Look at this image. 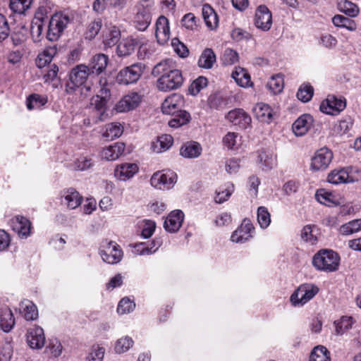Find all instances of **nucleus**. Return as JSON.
<instances>
[{"mask_svg":"<svg viewBox=\"0 0 361 361\" xmlns=\"http://www.w3.org/2000/svg\"><path fill=\"white\" fill-rule=\"evenodd\" d=\"M176 181L177 175L171 171H157L150 178V183L152 187L163 190L172 188Z\"/></svg>","mask_w":361,"mask_h":361,"instance_id":"nucleus-8","label":"nucleus"},{"mask_svg":"<svg viewBox=\"0 0 361 361\" xmlns=\"http://www.w3.org/2000/svg\"><path fill=\"white\" fill-rule=\"evenodd\" d=\"M145 66L142 63H136L127 66L119 71L116 80L119 84L129 85L136 82L142 75Z\"/></svg>","mask_w":361,"mask_h":361,"instance_id":"nucleus-7","label":"nucleus"},{"mask_svg":"<svg viewBox=\"0 0 361 361\" xmlns=\"http://www.w3.org/2000/svg\"><path fill=\"white\" fill-rule=\"evenodd\" d=\"M106 104V101L101 99L99 97H92L90 108L94 113L95 122L102 121L105 119L106 116H107Z\"/></svg>","mask_w":361,"mask_h":361,"instance_id":"nucleus-24","label":"nucleus"},{"mask_svg":"<svg viewBox=\"0 0 361 361\" xmlns=\"http://www.w3.org/2000/svg\"><path fill=\"white\" fill-rule=\"evenodd\" d=\"M231 76L236 83L241 87H246L251 85L250 76L247 71L243 68H235L232 72Z\"/></svg>","mask_w":361,"mask_h":361,"instance_id":"nucleus-40","label":"nucleus"},{"mask_svg":"<svg viewBox=\"0 0 361 361\" xmlns=\"http://www.w3.org/2000/svg\"><path fill=\"white\" fill-rule=\"evenodd\" d=\"M173 138L170 135H162L152 143V149L156 153H161L168 150L173 145Z\"/></svg>","mask_w":361,"mask_h":361,"instance_id":"nucleus-35","label":"nucleus"},{"mask_svg":"<svg viewBox=\"0 0 361 361\" xmlns=\"http://www.w3.org/2000/svg\"><path fill=\"white\" fill-rule=\"evenodd\" d=\"M207 85V79L205 77L200 76L190 84L188 91L192 95L197 94L203 88Z\"/></svg>","mask_w":361,"mask_h":361,"instance_id":"nucleus-58","label":"nucleus"},{"mask_svg":"<svg viewBox=\"0 0 361 361\" xmlns=\"http://www.w3.org/2000/svg\"><path fill=\"white\" fill-rule=\"evenodd\" d=\"M105 350L103 347L93 346L87 357V361H102Z\"/></svg>","mask_w":361,"mask_h":361,"instance_id":"nucleus-64","label":"nucleus"},{"mask_svg":"<svg viewBox=\"0 0 361 361\" xmlns=\"http://www.w3.org/2000/svg\"><path fill=\"white\" fill-rule=\"evenodd\" d=\"M24 318L27 320H35L38 317L36 305L29 300L23 301L20 304Z\"/></svg>","mask_w":361,"mask_h":361,"instance_id":"nucleus-42","label":"nucleus"},{"mask_svg":"<svg viewBox=\"0 0 361 361\" xmlns=\"http://www.w3.org/2000/svg\"><path fill=\"white\" fill-rule=\"evenodd\" d=\"M332 23L336 27H345L350 31L356 30V25L355 22L342 15H336L332 18Z\"/></svg>","mask_w":361,"mask_h":361,"instance_id":"nucleus-48","label":"nucleus"},{"mask_svg":"<svg viewBox=\"0 0 361 361\" xmlns=\"http://www.w3.org/2000/svg\"><path fill=\"white\" fill-rule=\"evenodd\" d=\"M15 318L11 309L3 307L0 309V328L6 333L10 332L14 327Z\"/></svg>","mask_w":361,"mask_h":361,"instance_id":"nucleus-26","label":"nucleus"},{"mask_svg":"<svg viewBox=\"0 0 361 361\" xmlns=\"http://www.w3.org/2000/svg\"><path fill=\"white\" fill-rule=\"evenodd\" d=\"M255 25L262 31H268L272 25V14L264 5L257 8L255 16Z\"/></svg>","mask_w":361,"mask_h":361,"instance_id":"nucleus-14","label":"nucleus"},{"mask_svg":"<svg viewBox=\"0 0 361 361\" xmlns=\"http://www.w3.org/2000/svg\"><path fill=\"white\" fill-rule=\"evenodd\" d=\"M361 231V219L352 220L340 226L338 231L343 235H349Z\"/></svg>","mask_w":361,"mask_h":361,"instance_id":"nucleus-41","label":"nucleus"},{"mask_svg":"<svg viewBox=\"0 0 361 361\" xmlns=\"http://www.w3.org/2000/svg\"><path fill=\"white\" fill-rule=\"evenodd\" d=\"M224 145L228 149H237L240 145V138L236 133L228 132L223 139Z\"/></svg>","mask_w":361,"mask_h":361,"instance_id":"nucleus-54","label":"nucleus"},{"mask_svg":"<svg viewBox=\"0 0 361 361\" xmlns=\"http://www.w3.org/2000/svg\"><path fill=\"white\" fill-rule=\"evenodd\" d=\"M62 345L56 338L50 340L46 348L47 353L49 354L53 357H59L62 353Z\"/></svg>","mask_w":361,"mask_h":361,"instance_id":"nucleus-57","label":"nucleus"},{"mask_svg":"<svg viewBox=\"0 0 361 361\" xmlns=\"http://www.w3.org/2000/svg\"><path fill=\"white\" fill-rule=\"evenodd\" d=\"M257 221L259 226L265 229L271 223V215L267 207L261 206L259 207L257 212Z\"/></svg>","mask_w":361,"mask_h":361,"instance_id":"nucleus-53","label":"nucleus"},{"mask_svg":"<svg viewBox=\"0 0 361 361\" xmlns=\"http://www.w3.org/2000/svg\"><path fill=\"white\" fill-rule=\"evenodd\" d=\"M191 119L190 114L186 111H180L174 117L169 121V126L171 128H178L187 124Z\"/></svg>","mask_w":361,"mask_h":361,"instance_id":"nucleus-43","label":"nucleus"},{"mask_svg":"<svg viewBox=\"0 0 361 361\" xmlns=\"http://www.w3.org/2000/svg\"><path fill=\"white\" fill-rule=\"evenodd\" d=\"M33 0H10L9 7L11 10L17 14H24L27 11Z\"/></svg>","mask_w":361,"mask_h":361,"instance_id":"nucleus-45","label":"nucleus"},{"mask_svg":"<svg viewBox=\"0 0 361 361\" xmlns=\"http://www.w3.org/2000/svg\"><path fill=\"white\" fill-rule=\"evenodd\" d=\"M56 54V49L54 47H49L39 53L36 59V66L42 68L52 61L53 57Z\"/></svg>","mask_w":361,"mask_h":361,"instance_id":"nucleus-38","label":"nucleus"},{"mask_svg":"<svg viewBox=\"0 0 361 361\" xmlns=\"http://www.w3.org/2000/svg\"><path fill=\"white\" fill-rule=\"evenodd\" d=\"M90 73L89 67L84 64H80L73 68L69 73L68 81L66 84V92L68 94H73L78 90L83 88L89 91L90 87L84 85Z\"/></svg>","mask_w":361,"mask_h":361,"instance_id":"nucleus-2","label":"nucleus"},{"mask_svg":"<svg viewBox=\"0 0 361 361\" xmlns=\"http://www.w3.org/2000/svg\"><path fill=\"white\" fill-rule=\"evenodd\" d=\"M82 195L74 188H68L61 192V202L69 209H73L81 204Z\"/></svg>","mask_w":361,"mask_h":361,"instance_id":"nucleus-21","label":"nucleus"},{"mask_svg":"<svg viewBox=\"0 0 361 361\" xmlns=\"http://www.w3.org/2000/svg\"><path fill=\"white\" fill-rule=\"evenodd\" d=\"M332 159V152L327 147H322L318 149L312 158L311 167L315 171L326 169Z\"/></svg>","mask_w":361,"mask_h":361,"instance_id":"nucleus-13","label":"nucleus"},{"mask_svg":"<svg viewBox=\"0 0 361 361\" xmlns=\"http://www.w3.org/2000/svg\"><path fill=\"white\" fill-rule=\"evenodd\" d=\"M102 35L104 45L111 47L120 40L121 31L115 25H106V27L102 30Z\"/></svg>","mask_w":361,"mask_h":361,"instance_id":"nucleus-25","label":"nucleus"},{"mask_svg":"<svg viewBox=\"0 0 361 361\" xmlns=\"http://www.w3.org/2000/svg\"><path fill=\"white\" fill-rule=\"evenodd\" d=\"M142 97L137 92L125 95L116 105L118 112H126L135 109L141 102Z\"/></svg>","mask_w":361,"mask_h":361,"instance_id":"nucleus-16","label":"nucleus"},{"mask_svg":"<svg viewBox=\"0 0 361 361\" xmlns=\"http://www.w3.org/2000/svg\"><path fill=\"white\" fill-rule=\"evenodd\" d=\"M123 132V127L119 123H110L105 126L102 135L108 140L119 137Z\"/></svg>","mask_w":361,"mask_h":361,"instance_id":"nucleus-36","label":"nucleus"},{"mask_svg":"<svg viewBox=\"0 0 361 361\" xmlns=\"http://www.w3.org/2000/svg\"><path fill=\"white\" fill-rule=\"evenodd\" d=\"M69 18L61 13L54 14L49 20L47 37L49 41L57 40L69 23Z\"/></svg>","mask_w":361,"mask_h":361,"instance_id":"nucleus-6","label":"nucleus"},{"mask_svg":"<svg viewBox=\"0 0 361 361\" xmlns=\"http://www.w3.org/2000/svg\"><path fill=\"white\" fill-rule=\"evenodd\" d=\"M226 118L233 125L238 126L242 129L250 126L252 121L250 116L240 109L230 111Z\"/></svg>","mask_w":361,"mask_h":361,"instance_id":"nucleus-19","label":"nucleus"},{"mask_svg":"<svg viewBox=\"0 0 361 361\" xmlns=\"http://www.w3.org/2000/svg\"><path fill=\"white\" fill-rule=\"evenodd\" d=\"M99 254L102 260L109 264H116L121 261L123 252L119 245L112 240L102 243Z\"/></svg>","mask_w":361,"mask_h":361,"instance_id":"nucleus-5","label":"nucleus"},{"mask_svg":"<svg viewBox=\"0 0 361 361\" xmlns=\"http://www.w3.org/2000/svg\"><path fill=\"white\" fill-rule=\"evenodd\" d=\"M135 304L128 298L121 299L118 305L117 312L120 314H128L133 311Z\"/></svg>","mask_w":361,"mask_h":361,"instance_id":"nucleus-60","label":"nucleus"},{"mask_svg":"<svg viewBox=\"0 0 361 361\" xmlns=\"http://www.w3.org/2000/svg\"><path fill=\"white\" fill-rule=\"evenodd\" d=\"M125 145L123 142H116L103 149L101 153L102 158L107 161H114L123 153Z\"/></svg>","mask_w":361,"mask_h":361,"instance_id":"nucleus-28","label":"nucleus"},{"mask_svg":"<svg viewBox=\"0 0 361 361\" xmlns=\"http://www.w3.org/2000/svg\"><path fill=\"white\" fill-rule=\"evenodd\" d=\"M137 42L133 38L123 39L117 46L116 51L119 56H127L134 52Z\"/></svg>","mask_w":361,"mask_h":361,"instance_id":"nucleus-37","label":"nucleus"},{"mask_svg":"<svg viewBox=\"0 0 361 361\" xmlns=\"http://www.w3.org/2000/svg\"><path fill=\"white\" fill-rule=\"evenodd\" d=\"M315 197L317 200L324 205L331 207L339 204V198L334 193L325 189L317 190Z\"/></svg>","mask_w":361,"mask_h":361,"instance_id":"nucleus-33","label":"nucleus"},{"mask_svg":"<svg viewBox=\"0 0 361 361\" xmlns=\"http://www.w3.org/2000/svg\"><path fill=\"white\" fill-rule=\"evenodd\" d=\"M183 104L184 99L182 95L172 94L162 103L161 111L164 114L174 115L181 111Z\"/></svg>","mask_w":361,"mask_h":361,"instance_id":"nucleus-15","label":"nucleus"},{"mask_svg":"<svg viewBox=\"0 0 361 361\" xmlns=\"http://www.w3.org/2000/svg\"><path fill=\"white\" fill-rule=\"evenodd\" d=\"M216 55L212 49L207 48L201 54L198 60V66L200 68L209 69L216 62Z\"/></svg>","mask_w":361,"mask_h":361,"instance_id":"nucleus-39","label":"nucleus"},{"mask_svg":"<svg viewBox=\"0 0 361 361\" xmlns=\"http://www.w3.org/2000/svg\"><path fill=\"white\" fill-rule=\"evenodd\" d=\"M138 166L133 163H124L117 166L114 171L115 176L120 180L126 181L133 178L138 171Z\"/></svg>","mask_w":361,"mask_h":361,"instance_id":"nucleus-22","label":"nucleus"},{"mask_svg":"<svg viewBox=\"0 0 361 361\" xmlns=\"http://www.w3.org/2000/svg\"><path fill=\"white\" fill-rule=\"evenodd\" d=\"M340 262L338 255L331 250H321L312 259L314 267L319 271L332 272L338 269Z\"/></svg>","mask_w":361,"mask_h":361,"instance_id":"nucleus-3","label":"nucleus"},{"mask_svg":"<svg viewBox=\"0 0 361 361\" xmlns=\"http://www.w3.org/2000/svg\"><path fill=\"white\" fill-rule=\"evenodd\" d=\"M255 228L249 219H244L240 226L233 232L231 240L233 243H244L252 238Z\"/></svg>","mask_w":361,"mask_h":361,"instance_id":"nucleus-12","label":"nucleus"},{"mask_svg":"<svg viewBox=\"0 0 361 361\" xmlns=\"http://www.w3.org/2000/svg\"><path fill=\"white\" fill-rule=\"evenodd\" d=\"M309 361H331L329 353L324 346L315 347L310 354Z\"/></svg>","mask_w":361,"mask_h":361,"instance_id":"nucleus-51","label":"nucleus"},{"mask_svg":"<svg viewBox=\"0 0 361 361\" xmlns=\"http://www.w3.org/2000/svg\"><path fill=\"white\" fill-rule=\"evenodd\" d=\"M108 64V57L104 54L94 56L88 66L91 73L99 74L103 72Z\"/></svg>","mask_w":361,"mask_h":361,"instance_id":"nucleus-31","label":"nucleus"},{"mask_svg":"<svg viewBox=\"0 0 361 361\" xmlns=\"http://www.w3.org/2000/svg\"><path fill=\"white\" fill-rule=\"evenodd\" d=\"M47 102L46 97L37 94H31L27 99V108L29 110L39 109Z\"/></svg>","mask_w":361,"mask_h":361,"instance_id":"nucleus-49","label":"nucleus"},{"mask_svg":"<svg viewBox=\"0 0 361 361\" xmlns=\"http://www.w3.org/2000/svg\"><path fill=\"white\" fill-rule=\"evenodd\" d=\"M267 87L274 94L281 93L284 87L283 75L281 74L273 75L268 81Z\"/></svg>","mask_w":361,"mask_h":361,"instance_id":"nucleus-44","label":"nucleus"},{"mask_svg":"<svg viewBox=\"0 0 361 361\" xmlns=\"http://www.w3.org/2000/svg\"><path fill=\"white\" fill-rule=\"evenodd\" d=\"M154 75H160L157 81V88L162 92H168L180 87L183 83L182 73L178 69L171 68L169 61L157 64L153 68Z\"/></svg>","mask_w":361,"mask_h":361,"instance_id":"nucleus-1","label":"nucleus"},{"mask_svg":"<svg viewBox=\"0 0 361 361\" xmlns=\"http://www.w3.org/2000/svg\"><path fill=\"white\" fill-rule=\"evenodd\" d=\"M133 339L129 336H124L118 339L115 343V351L117 353H123L128 351L133 345Z\"/></svg>","mask_w":361,"mask_h":361,"instance_id":"nucleus-56","label":"nucleus"},{"mask_svg":"<svg viewBox=\"0 0 361 361\" xmlns=\"http://www.w3.org/2000/svg\"><path fill=\"white\" fill-rule=\"evenodd\" d=\"M221 61L224 65H232L238 61V54L231 49H226L224 51Z\"/></svg>","mask_w":361,"mask_h":361,"instance_id":"nucleus-63","label":"nucleus"},{"mask_svg":"<svg viewBox=\"0 0 361 361\" xmlns=\"http://www.w3.org/2000/svg\"><path fill=\"white\" fill-rule=\"evenodd\" d=\"M319 291V287L314 283H304L291 294L290 302L293 307H302L313 299Z\"/></svg>","mask_w":361,"mask_h":361,"instance_id":"nucleus-4","label":"nucleus"},{"mask_svg":"<svg viewBox=\"0 0 361 361\" xmlns=\"http://www.w3.org/2000/svg\"><path fill=\"white\" fill-rule=\"evenodd\" d=\"M338 8L340 11L350 17H355L359 13L357 6L348 0H340L338 3Z\"/></svg>","mask_w":361,"mask_h":361,"instance_id":"nucleus-46","label":"nucleus"},{"mask_svg":"<svg viewBox=\"0 0 361 361\" xmlns=\"http://www.w3.org/2000/svg\"><path fill=\"white\" fill-rule=\"evenodd\" d=\"M13 229L19 236L27 238L30 235L31 229V223L25 217L16 216L15 221H13Z\"/></svg>","mask_w":361,"mask_h":361,"instance_id":"nucleus-29","label":"nucleus"},{"mask_svg":"<svg viewBox=\"0 0 361 361\" xmlns=\"http://www.w3.org/2000/svg\"><path fill=\"white\" fill-rule=\"evenodd\" d=\"M346 106V101L343 97L338 98L329 95L320 104V111L326 114L338 115Z\"/></svg>","mask_w":361,"mask_h":361,"instance_id":"nucleus-10","label":"nucleus"},{"mask_svg":"<svg viewBox=\"0 0 361 361\" xmlns=\"http://www.w3.org/2000/svg\"><path fill=\"white\" fill-rule=\"evenodd\" d=\"M144 1H147V0H142L133 19L134 26L139 31L146 30L152 21L151 6L148 4L145 6Z\"/></svg>","mask_w":361,"mask_h":361,"instance_id":"nucleus-9","label":"nucleus"},{"mask_svg":"<svg viewBox=\"0 0 361 361\" xmlns=\"http://www.w3.org/2000/svg\"><path fill=\"white\" fill-rule=\"evenodd\" d=\"M351 168L336 169L331 171L328 176L329 183L338 185L341 183H353L354 178L350 175Z\"/></svg>","mask_w":361,"mask_h":361,"instance_id":"nucleus-18","label":"nucleus"},{"mask_svg":"<svg viewBox=\"0 0 361 361\" xmlns=\"http://www.w3.org/2000/svg\"><path fill=\"white\" fill-rule=\"evenodd\" d=\"M155 36L159 44H164L170 38L169 20L164 16H160L155 23Z\"/></svg>","mask_w":361,"mask_h":361,"instance_id":"nucleus-17","label":"nucleus"},{"mask_svg":"<svg viewBox=\"0 0 361 361\" xmlns=\"http://www.w3.org/2000/svg\"><path fill=\"white\" fill-rule=\"evenodd\" d=\"M202 152L201 145L196 142H188L182 145L180 149V154L188 159L198 157Z\"/></svg>","mask_w":361,"mask_h":361,"instance_id":"nucleus-30","label":"nucleus"},{"mask_svg":"<svg viewBox=\"0 0 361 361\" xmlns=\"http://www.w3.org/2000/svg\"><path fill=\"white\" fill-rule=\"evenodd\" d=\"M202 12L207 26L211 30L216 28L219 25V18L213 8L209 4H204L202 6Z\"/></svg>","mask_w":361,"mask_h":361,"instance_id":"nucleus-34","label":"nucleus"},{"mask_svg":"<svg viewBox=\"0 0 361 361\" xmlns=\"http://www.w3.org/2000/svg\"><path fill=\"white\" fill-rule=\"evenodd\" d=\"M102 27V20L101 18L94 19L89 23L85 32V38L92 39L99 33Z\"/></svg>","mask_w":361,"mask_h":361,"instance_id":"nucleus-55","label":"nucleus"},{"mask_svg":"<svg viewBox=\"0 0 361 361\" xmlns=\"http://www.w3.org/2000/svg\"><path fill=\"white\" fill-rule=\"evenodd\" d=\"M171 46L174 51L181 58H186L189 54L188 47L178 38L171 40Z\"/></svg>","mask_w":361,"mask_h":361,"instance_id":"nucleus-62","label":"nucleus"},{"mask_svg":"<svg viewBox=\"0 0 361 361\" xmlns=\"http://www.w3.org/2000/svg\"><path fill=\"white\" fill-rule=\"evenodd\" d=\"M26 342L32 349H42L45 343V335L42 327L34 325L27 329L26 334Z\"/></svg>","mask_w":361,"mask_h":361,"instance_id":"nucleus-11","label":"nucleus"},{"mask_svg":"<svg viewBox=\"0 0 361 361\" xmlns=\"http://www.w3.org/2000/svg\"><path fill=\"white\" fill-rule=\"evenodd\" d=\"M183 219V212L178 209L174 210L166 217L164 224V227L168 232L176 233L180 229Z\"/></svg>","mask_w":361,"mask_h":361,"instance_id":"nucleus-20","label":"nucleus"},{"mask_svg":"<svg viewBox=\"0 0 361 361\" xmlns=\"http://www.w3.org/2000/svg\"><path fill=\"white\" fill-rule=\"evenodd\" d=\"M234 191V186L233 184H228L226 185V188L221 190L217 191L216 192V195L214 197V201L216 203L221 204L226 202L228 197L231 195V194Z\"/></svg>","mask_w":361,"mask_h":361,"instance_id":"nucleus-61","label":"nucleus"},{"mask_svg":"<svg viewBox=\"0 0 361 361\" xmlns=\"http://www.w3.org/2000/svg\"><path fill=\"white\" fill-rule=\"evenodd\" d=\"M38 15L39 13L36 14L35 17L32 20L30 27L31 35L35 42L39 41V38L42 35L44 27L42 18L38 16Z\"/></svg>","mask_w":361,"mask_h":361,"instance_id":"nucleus-52","label":"nucleus"},{"mask_svg":"<svg viewBox=\"0 0 361 361\" xmlns=\"http://www.w3.org/2000/svg\"><path fill=\"white\" fill-rule=\"evenodd\" d=\"M94 165L92 156L82 155L78 157L73 163V167L78 171H85Z\"/></svg>","mask_w":361,"mask_h":361,"instance_id":"nucleus-47","label":"nucleus"},{"mask_svg":"<svg viewBox=\"0 0 361 361\" xmlns=\"http://www.w3.org/2000/svg\"><path fill=\"white\" fill-rule=\"evenodd\" d=\"M260 167L264 171H269L276 166V157L271 151L262 150L258 155Z\"/></svg>","mask_w":361,"mask_h":361,"instance_id":"nucleus-32","label":"nucleus"},{"mask_svg":"<svg viewBox=\"0 0 361 361\" xmlns=\"http://www.w3.org/2000/svg\"><path fill=\"white\" fill-rule=\"evenodd\" d=\"M256 118L261 122L270 123L273 119V110L267 104L257 103L253 108Z\"/></svg>","mask_w":361,"mask_h":361,"instance_id":"nucleus-27","label":"nucleus"},{"mask_svg":"<svg viewBox=\"0 0 361 361\" xmlns=\"http://www.w3.org/2000/svg\"><path fill=\"white\" fill-rule=\"evenodd\" d=\"M313 118L310 114H303L300 116L293 124L292 128L296 136L304 135L311 128Z\"/></svg>","mask_w":361,"mask_h":361,"instance_id":"nucleus-23","label":"nucleus"},{"mask_svg":"<svg viewBox=\"0 0 361 361\" xmlns=\"http://www.w3.org/2000/svg\"><path fill=\"white\" fill-rule=\"evenodd\" d=\"M353 319L351 317L343 316L339 320L334 322L336 333L342 335L352 327Z\"/></svg>","mask_w":361,"mask_h":361,"instance_id":"nucleus-50","label":"nucleus"},{"mask_svg":"<svg viewBox=\"0 0 361 361\" xmlns=\"http://www.w3.org/2000/svg\"><path fill=\"white\" fill-rule=\"evenodd\" d=\"M314 89L308 84H304L300 86L298 92L297 97L303 102H307L311 99L313 96Z\"/></svg>","mask_w":361,"mask_h":361,"instance_id":"nucleus-59","label":"nucleus"}]
</instances>
